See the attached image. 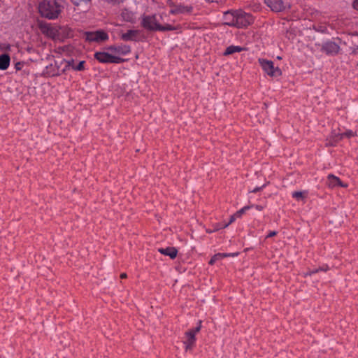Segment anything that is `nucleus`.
Instances as JSON below:
<instances>
[{
  "instance_id": "f257e3e1",
  "label": "nucleus",
  "mask_w": 358,
  "mask_h": 358,
  "mask_svg": "<svg viewBox=\"0 0 358 358\" xmlns=\"http://www.w3.org/2000/svg\"><path fill=\"white\" fill-rule=\"evenodd\" d=\"M164 14L143 15L141 17V26L150 31H165L175 30V27L171 24H162Z\"/></svg>"
},
{
  "instance_id": "f03ea898",
  "label": "nucleus",
  "mask_w": 358,
  "mask_h": 358,
  "mask_svg": "<svg viewBox=\"0 0 358 358\" xmlns=\"http://www.w3.org/2000/svg\"><path fill=\"white\" fill-rule=\"evenodd\" d=\"M63 9L60 2L55 0H44L38 5L41 15L50 20L57 19Z\"/></svg>"
},
{
  "instance_id": "7ed1b4c3",
  "label": "nucleus",
  "mask_w": 358,
  "mask_h": 358,
  "mask_svg": "<svg viewBox=\"0 0 358 358\" xmlns=\"http://www.w3.org/2000/svg\"><path fill=\"white\" fill-rule=\"evenodd\" d=\"M94 58L101 63L120 64L124 59L115 55H111L106 52H96Z\"/></svg>"
},
{
  "instance_id": "20e7f679",
  "label": "nucleus",
  "mask_w": 358,
  "mask_h": 358,
  "mask_svg": "<svg viewBox=\"0 0 358 358\" xmlns=\"http://www.w3.org/2000/svg\"><path fill=\"white\" fill-rule=\"evenodd\" d=\"M201 327V321L199 320V324L194 328H192L185 333V340L183 343L185 347V350H188L192 349L196 342V334L200 331Z\"/></svg>"
},
{
  "instance_id": "39448f33",
  "label": "nucleus",
  "mask_w": 358,
  "mask_h": 358,
  "mask_svg": "<svg viewBox=\"0 0 358 358\" xmlns=\"http://www.w3.org/2000/svg\"><path fill=\"white\" fill-rule=\"evenodd\" d=\"M193 4L191 3H171L170 4L169 13L173 15H188L193 11Z\"/></svg>"
},
{
  "instance_id": "423d86ee",
  "label": "nucleus",
  "mask_w": 358,
  "mask_h": 358,
  "mask_svg": "<svg viewBox=\"0 0 358 358\" xmlns=\"http://www.w3.org/2000/svg\"><path fill=\"white\" fill-rule=\"evenodd\" d=\"M258 62L263 71L271 77H277L280 75V70L274 66V63L271 60L265 59H259Z\"/></svg>"
},
{
  "instance_id": "0eeeda50",
  "label": "nucleus",
  "mask_w": 358,
  "mask_h": 358,
  "mask_svg": "<svg viewBox=\"0 0 358 358\" xmlns=\"http://www.w3.org/2000/svg\"><path fill=\"white\" fill-rule=\"evenodd\" d=\"M235 21V27L241 28L250 24L253 21V18L250 14L243 10H236Z\"/></svg>"
},
{
  "instance_id": "6e6552de",
  "label": "nucleus",
  "mask_w": 358,
  "mask_h": 358,
  "mask_svg": "<svg viewBox=\"0 0 358 358\" xmlns=\"http://www.w3.org/2000/svg\"><path fill=\"white\" fill-rule=\"evenodd\" d=\"M86 40L90 42H101L108 39V35L103 31H96L85 33Z\"/></svg>"
},
{
  "instance_id": "1a4fd4ad",
  "label": "nucleus",
  "mask_w": 358,
  "mask_h": 358,
  "mask_svg": "<svg viewBox=\"0 0 358 358\" xmlns=\"http://www.w3.org/2000/svg\"><path fill=\"white\" fill-rule=\"evenodd\" d=\"M107 49L117 55H127L131 52L130 46L124 44L110 45Z\"/></svg>"
},
{
  "instance_id": "9d476101",
  "label": "nucleus",
  "mask_w": 358,
  "mask_h": 358,
  "mask_svg": "<svg viewBox=\"0 0 358 358\" xmlns=\"http://www.w3.org/2000/svg\"><path fill=\"white\" fill-rule=\"evenodd\" d=\"M339 50V45L333 41H327L322 46V50L327 55H336Z\"/></svg>"
},
{
  "instance_id": "9b49d317",
  "label": "nucleus",
  "mask_w": 358,
  "mask_h": 358,
  "mask_svg": "<svg viewBox=\"0 0 358 358\" xmlns=\"http://www.w3.org/2000/svg\"><path fill=\"white\" fill-rule=\"evenodd\" d=\"M266 5L275 12H279L285 8V3L282 0H265Z\"/></svg>"
},
{
  "instance_id": "f8f14e48",
  "label": "nucleus",
  "mask_w": 358,
  "mask_h": 358,
  "mask_svg": "<svg viewBox=\"0 0 358 358\" xmlns=\"http://www.w3.org/2000/svg\"><path fill=\"white\" fill-rule=\"evenodd\" d=\"M236 10H230L224 13L223 21L225 24L235 27Z\"/></svg>"
},
{
  "instance_id": "ddd939ff",
  "label": "nucleus",
  "mask_w": 358,
  "mask_h": 358,
  "mask_svg": "<svg viewBox=\"0 0 358 358\" xmlns=\"http://www.w3.org/2000/svg\"><path fill=\"white\" fill-rule=\"evenodd\" d=\"M327 180H328V186L329 187L333 188L337 185L343 187H348L347 184L343 183V182L338 177L335 176L333 174H329L327 177Z\"/></svg>"
},
{
  "instance_id": "4468645a",
  "label": "nucleus",
  "mask_w": 358,
  "mask_h": 358,
  "mask_svg": "<svg viewBox=\"0 0 358 358\" xmlns=\"http://www.w3.org/2000/svg\"><path fill=\"white\" fill-rule=\"evenodd\" d=\"M41 31L43 34L52 39H55L57 37V30L56 28L52 26L45 25L41 27Z\"/></svg>"
},
{
  "instance_id": "2eb2a0df",
  "label": "nucleus",
  "mask_w": 358,
  "mask_h": 358,
  "mask_svg": "<svg viewBox=\"0 0 358 358\" xmlns=\"http://www.w3.org/2000/svg\"><path fill=\"white\" fill-rule=\"evenodd\" d=\"M138 34V30H129L121 35V38L125 41H136Z\"/></svg>"
},
{
  "instance_id": "dca6fc26",
  "label": "nucleus",
  "mask_w": 358,
  "mask_h": 358,
  "mask_svg": "<svg viewBox=\"0 0 358 358\" xmlns=\"http://www.w3.org/2000/svg\"><path fill=\"white\" fill-rule=\"evenodd\" d=\"M159 252L166 256L170 257L171 259H174L178 253V250L173 247H167L165 248H159Z\"/></svg>"
},
{
  "instance_id": "f3484780",
  "label": "nucleus",
  "mask_w": 358,
  "mask_h": 358,
  "mask_svg": "<svg viewBox=\"0 0 358 358\" xmlns=\"http://www.w3.org/2000/svg\"><path fill=\"white\" fill-rule=\"evenodd\" d=\"M10 58L8 54L0 55V70H6L10 65Z\"/></svg>"
},
{
  "instance_id": "a211bd4d",
  "label": "nucleus",
  "mask_w": 358,
  "mask_h": 358,
  "mask_svg": "<svg viewBox=\"0 0 358 358\" xmlns=\"http://www.w3.org/2000/svg\"><path fill=\"white\" fill-rule=\"evenodd\" d=\"M121 17L124 21L129 22H133L135 18L134 13L127 9L122 10Z\"/></svg>"
},
{
  "instance_id": "6ab92c4d",
  "label": "nucleus",
  "mask_w": 358,
  "mask_h": 358,
  "mask_svg": "<svg viewBox=\"0 0 358 358\" xmlns=\"http://www.w3.org/2000/svg\"><path fill=\"white\" fill-rule=\"evenodd\" d=\"M308 196L307 191H296L292 193V197L295 198L298 201L305 202Z\"/></svg>"
},
{
  "instance_id": "aec40b11",
  "label": "nucleus",
  "mask_w": 358,
  "mask_h": 358,
  "mask_svg": "<svg viewBox=\"0 0 358 358\" xmlns=\"http://www.w3.org/2000/svg\"><path fill=\"white\" fill-rule=\"evenodd\" d=\"M243 50L241 46L230 45L227 47L224 52V55L228 56L233 55L236 52H240Z\"/></svg>"
},
{
  "instance_id": "412c9836",
  "label": "nucleus",
  "mask_w": 358,
  "mask_h": 358,
  "mask_svg": "<svg viewBox=\"0 0 358 358\" xmlns=\"http://www.w3.org/2000/svg\"><path fill=\"white\" fill-rule=\"evenodd\" d=\"M231 256L229 254H224V253H217L215 254L214 256L212 257L210 260L209 261V264L213 265L217 261L223 259L224 257Z\"/></svg>"
},
{
  "instance_id": "4be33fe9",
  "label": "nucleus",
  "mask_w": 358,
  "mask_h": 358,
  "mask_svg": "<svg viewBox=\"0 0 358 358\" xmlns=\"http://www.w3.org/2000/svg\"><path fill=\"white\" fill-rule=\"evenodd\" d=\"M71 1L77 6H87L90 3L91 0H71Z\"/></svg>"
},
{
  "instance_id": "5701e85b",
  "label": "nucleus",
  "mask_w": 358,
  "mask_h": 358,
  "mask_svg": "<svg viewBox=\"0 0 358 358\" xmlns=\"http://www.w3.org/2000/svg\"><path fill=\"white\" fill-rule=\"evenodd\" d=\"M85 61H80L77 65H72L71 67L76 71H83L85 69Z\"/></svg>"
},
{
  "instance_id": "b1692460",
  "label": "nucleus",
  "mask_w": 358,
  "mask_h": 358,
  "mask_svg": "<svg viewBox=\"0 0 358 358\" xmlns=\"http://www.w3.org/2000/svg\"><path fill=\"white\" fill-rule=\"evenodd\" d=\"M338 142V139L335 138L334 136H331V139L326 143V146H335L336 143Z\"/></svg>"
},
{
  "instance_id": "393cba45",
  "label": "nucleus",
  "mask_w": 358,
  "mask_h": 358,
  "mask_svg": "<svg viewBox=\"0 0 358 358\" xmlns=\"http://www.w3.org/2000/svg\"><path fill=\"white\" fill-rule=\"evenodd\" d=\"M345 136L348 138H350L351 136H356V133L353 132L351 130L347 131L346 132H344Z\"/></svg>"
},
{
  "instance_id": "a878e982",
  "label": "nucleus",
  "mask_w": 358,
  "mask_h": 358,
  "mask_svg": "<svg viewBox=\"0 0 358 358\" xmlns=\"http://www.w3.org/2000/svg\"><path fill=\"white\" fill-rule=\"evenodd\" d=\"M236 218H238V217L236 216V214L233 215L230 217V220H229V222L227 224H225V226H224V227H228L230 224H231L232 222H234L236 220Z\"/></svg>"
},
{
  "instance_id": "bb28decb",
  "label": "nucleus",
  "mask_w": 358,
  "mask_h": 358,
  "mask_svg": "<svg viewBox=\"0 0 358 358\" xmlns=\"http://www.w3.org/2000/svg\"><path fill=\"white\" fill-rule=\"evenodd\" d=\"M333 134V136H334V137L335 138H337V139H338V140L342 139V138L345 136L344 133H342V134Z\"/></svg>"
},
{
  "instance_id": "cd10ccee",
  "label": "nucleus",
  "mask_w": 358,
  "mask_h": 358,
  "mask_svg": "<svg viewBox=\"0 0 358 358\" xmlns=\"http://www.w3.org/2000/svg\"><path fill=\"white\" fill-rule=\"evenodd\" d=\"M243 213H245V211L242 208H241L235 214H236V216L239 218V217H241L242 216V215Z\"/></svg>"
},
{
  "instance_id": "c85d7f7f",
  "label": "nucleus",
  "mask_w": 358,
  "mask_h": 358,
  "mask_svg": "<svg viewBox=\"0 0 358 358\" xmlns=\"http://www.w3.org/2000/svg\"><path fill=\"white\" fill-rule=\"evenodd\" d=\"M277 234V232L275 231H270L268 235L266 236V238H271Z\"/></svg>"
},
{
  "instance_id": "c756f323",
  "label": "nucleus",
  "mask_w": 358,
  "mask_h": 358,
  "mask_svg": "<svg viewBox=\"0 0 358 358\" xmlns=\"http://www.w3.org/2000/svg\"><path fill=\"white\" fill-rule=\"evenodd\" d=\"M353 7L356 10H358V0H355L353 2Z\"/></svg>"
},
{
  "instance_id": "7c9ffc66",
  "label": "nucleus",
  "mask_w": 358,
  "mask_h": 358,
  "mask_svg": "<svg viewBox=\"0 0 358 358\" xmlns=\"http://www.w3.org/2000/svg\"><path fill=\"white\" fill-rule=\"evenodd\" d=\"M252 207H253V205H252V206H244L243 208H242V209H243V210L245 211V213L248 210L250 209V208H252Z\"/></svg>"
},
{
  "instance_id": "2f4dec72",
  "label": "nucleus",
  "mask_w": 358,
  "mask_h": 358,
  "mask_svg": "<svg viewBox=\"0 0 358 358\" xmlns=\"http://www.w3.org/2000/svg\"><path fill=\"white\" fill-rule=\"evenodd\" d=\"M253 207H255L259 211H261L263 209V207L259 205H255V206L253 205Z\"/></svg>"
},
{
  "instance_id": "473e14b6",
  "label": "nucleus",
  "mask_w": 358,
  "mask_h": 358,
  "mask_svg": "<svg viewBox=\"0 0 358 358\" xmlns=\"http://www.w3.org/2000/svg\"><path fill=\"white\" fill-rule=\"evenodd\" d=\"M318 271H319V268L315 269V270H313V271H310L309 273H306V275H312L313 273H317Z\"/></svg>"
},
{
  "instance_id": "72a5a7b5",
  "label": "nucleus",
  "mask_w": 358,
  "mask_h": 358,
  "mask_svg": "<svg viewBox=\"0 0 358 358\" xmlns=\"http://www.w3.org/2000/svg\"><path fill=\"white\" fill-rule=\"evenodd\" d=\"M122 0H107V1L108 2H111V3H120V1H122Z\"/></svg>"
},
{
  "instance_id": "f704fd0d",
  "label": "nucleus",
  "mask_w": 358,
  "mask_h": 358,
  "mask_svg": "<svg viewBox=\"0 0 358 358\" xmlns=\"http://www.w3.org/2000/svg\"><path fill=\"white\" fill-rule=\"evenodd\" d=\"M262 188V187H256L252 192H254V193H256L258 191H259Z\"/></svg>"
},
{
  "instance_id": "c9c22d12",
  "label": "nucleus",
  "mask_w": 358,
  "mask_h": 358,
  "mask_svg": "<svg viewBox=\"0 0 358 358\" xmlns=\"http://www.w3.org/2000/svg\"><path fill=\"white\" fill-rule=\"evenodd\" d=\"M329 269V267L327 266L325 268L320 267L319 271H327Z\"/></svg>"
},
{
  "instance_id": "e433bc0d",
  "label": "nucleus",
  "mask_w": 358,
  "mask_h": 358,
  "mask_svg": "<svg viewBox=\"0 0 358 358\" xmlns=\"http://www.w3.org/2000/svg\"><path fill=\"white\" fill-rule=\"evenodd\" d=\"M20 65H21V64H20V63H17V64H16L15 67H16V69H17V70H20Z\"/></svg>"
},
{
  "instance_id": "4c0bfd02",
  "label": "nucleus",
  "mask_w": 358,
  "mask_h": 358,
  "mask_svg": "<svg viewBox=\"0 0 358 358\" xmlns=\"http://www.w3.org/2000/svg\"><path fill=\"white\" fill-rule=\"evenodd\" d=\"M120 277H121V278H125L127 277V274L126 273H122Z\"/></svg>"
},
{
  "instance_id": "58836bf2",
  "label": "nucleus",
  "mask_w": 358,
  "mask_h": 358,
  "mask_svg": "<svg viewBox=\"0 0 358 358\" xmlns=\"http://www.w3.org/2000/svg\"><path fill=\"white\" fill-rule=\"evenodd\" d=\"M207 1H209V2H214L216 0H206Z\"/></svg>"
},
{
  "instance_id": "ea45409f",
  "label": "nucleus",
  "mask_w": 358,
  "mask_h": 358,
  "mask_svg": "<svg viewBox=\"0 0 358 358\" xmlns=\"http://www.w3.org/2000/svg\"><path fill=\"white\" fill-rule=\"evenodd\" d=\"M357 66H358V62H357Z\"/></svg>"
}]
</instances>
